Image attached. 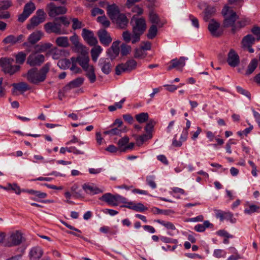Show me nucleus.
<instances>
[{
  "label": "nucleus",
  "instance_id": "obj_41",
  "mask_svg": "<svg viewBox=\"0 0 260 260\" xmlns=\"http://www.w3.org/2000/svg\"><path fill=\"white\" fill-rule=\"evenodd\" d=\"M135 118L137 121L139 123H144L148 120L149 115L148 113L142 112L140 114H137Z\"/></svg>",
  "mask_w": 260,
  "mask_h": 260
},
{
  "label": "nucleus",
  "instance_id": "obj_64",
  "mask_svg": "<svg viewBox=\"0 0 260 260\" xmlns=\"http://www.w3.org/2000/svg\"><path fill=\"white\" fill-rule=\"evenodd\" d=\"M122 117L124 121L129 124H132L134 121L133 116L130 114H124L123 115Z\"/></svg>",
  "mask_w": 260,
  "mask_h": 260
},
{
  "label": "nucleus",
  "instance_id": "obj_47",
  "mask_svg": "<svg viewBox=\"0 0 260 260\" xmlns=\"http://www.w3.org/2000/svg\"><path fill=\"white\" fill-rule=\"evenodd\" d=\"M132 210L137 212H143L148 210V208L146 207L142 203H134V207L132 208Z\"/></svg>",
  "mask_w": 260,
  "mask_h": 260
},
{
  "label": "nucleus",
  "instance_id": "obj_12",
  "mask_svg": "<svg viewBox=\"0 0 260 260\" xmlns=\"http://www.w3.org/2000/svg\"><path fill=\"white\" fill-rule=\"evenodd\" d=\"M220 23L212 19L208 24V30L213 37H219L223 34V31L219 29Z\"/></svg>",
  "mask_w": 260,
  "mask_h": 260
},
{
  "label": "nucleus",
  "instance_id": "obj_10",
  "mask_svg": "<svg viewBox=\"0 0 260 260\" xmlns=\"http://www.w3.org/2000/svg\"><path fill=\"white\" fill-rule=\"evenodd\" d=\"M35 9L36 7L32 2H30L27 3L24 7L22 13L18 17V21L21 22H24Z\"/></svg>",
  "mask_w": 260,
  "mask_h": 260
},
{
  "label": "nucleus",
  "instance_id": "obj_9",
  "mask_svg": "<svg viewBox=\"0 0 260 260\" xmlns=\"http://www.w3.org/2000/svg\"><path fill=\"white\" fill-rule=\"evenodd\" d=\"M45 61V56L35 50L27 57V63L31 67L40 66Z\"/></svg>",
  "mask_w": 260,
  "mask_h": 260
},
{
  "label": "nucleus",
  "instance_id": "obj_14",
  "mask_svg": "<svg viewBox=\"0 0 260 260\" xmlns=\"http://www.w3.org/2000/svg\"><path fill=\"white\" fill-rule=\"evenodd\" d=\"M81 54L77 58H75L76 61L79 63L83 69H85L90 66L89 65V57L88 52L86 49L83 51H79Z\"/></svg>",
  "mask_w": 260,
  "mask_h": 260
},
{
  "label": "nucleus",
  "instance_id": "obj_63",
  "mask_svg": "<svg viewBox=\"0 0 260 260\" xmlns=\"http://www.w3.org/2000/svg\"><path fill=\"white\" fill-rule=\"evenodd\" d=\"M251 32L256 37L257 40H260V27L258 26H254L251 29Z\"/></svg>",
  "mask_w": 260,
  "mask_h": 260
},
{
  "label": "nucleus",
  "instance_id": "obj_45",
  "mask_svg": "<svg viewBox=\"0 0 260 260\" xmlns=\"http://www.w3.org/2000/svg\"><path fill=\"white\" fill-rule=\"evenodd\" d=\"M16 62L19 64H23L26 57V54L23 52H19L15 55Z\"/></svg>",
  "mask_w": 260,
  "mask_h": 260
},
{
  "label": "nucleus",
  "instance_id": "obj_15",
  "mask_svg": "<svg viewBox=\"0 0 260 260\" xmlns=\"http://www.w3.org/2000/svg\"><path fill=\"white\" fill-rule=\"evenodd\" d=\"M82 36L84 40L90 46L95 45L98 43V40L94 37L93 32L89 30L83 28Z\"/></svg>",
  "mask_w": 260,
  "mask_h": 260
},
{
  "label": "nucleus",
  "instance_id": "obj_13",
  "mask_svg": "<svg viewBox=\"0 0 260 260\" xmlns=\"http://www.w3.org/2000/svg\"><path fill=\"white\" fill-rule=\"evenodd\" d=\"M47 7L49 8L48 15L49 16L54 17L57 15L64 14L67 12V9L62 6L56 7L53 3H50Z\"/></svg>",
  "mask_w": 260,
  "mask_h": 260
},
{
  "label": "nucleus",
  "instance_id": "obj_62",
  "mask_svg": "<svg viewBox=\"0 0 260 260\" xmlns=\"http://www.w3.org/2000/svg\"><path fill=\"white\" fill-rule=\"evenodd\" d=\"M189 20L191 21L192 25L193 26H194L196 28H199V23L198 19L192 15H189Z\"/></svg>",
  "mask_w": 260,
  "mask_h": 260
},
{
  "label": "nucleus",
  "instance_id": "obj_61",
  "mask_svg": "<svg viewBox=\"0 0 260 260\" xmlns=\"http://www.w3.org/2000/svg\"><path fill=\"white\" fill-rule=\"evenodd\" d=\"M131 50V47L125 44L121 46V54L122 56L127 55Z\"/></svg>",
  "mask_w": 260,
  "mask_h": 260
},
{
  "label": "nucleus",
  "instance_id": "obj_43",
  "mask_svg": "<svg viewBox=\"0 0 260 260\" xmlns=\"http://www.w3.org/2000/svg\"><path fill=\"white\" fill-rule=\"evenodd\" d=\"M129 140V139L127 136H124L118 140L117 144L120 151H122V149L126 146Z\"/></svg>",
  "mask_w": 260,
  "mask_h": 260
},
{
  "label": "nucleus",
  "instance_id": "obj_57",
  "mask_svg": "<svg viewBox=\"0 0 260 260\" xmlns=\"http://www.w3.org/2000/svg\"><path fill=\"white\" fill-rule=\"evenodd\" d=\"M71 64V61L69 59H64L61 60H60L58 62V66L60 68L66 69V68H69Z\"/></svg>",
  "mask_w": 260,
  "mask_h": 260
},
{
  "label": "nucleus",
  "instance_id": "obj_1",
  "mask_svg": "<svg viewBox=\"0 0 260 260\" xmlns=\"http://www.w3.org/2000/svg\"><path fill=\"white\" fill-rule=\"evenodd\" d=\"M50 63H47L40 70L36 68H32L28 71L25 77L30 83L39 84L45 80L47 74L50 70Z\"/></svg>",
  "mask_w": 260,
  "mask_h": 260
},
{
  "label": "nucleus",
  "instance_id": "obj_56",
  "mask_svg": "<svg viewBox=\"0 0 260 260\" xmlns=\"http://www.w3.org/2000/svg\"><path fill=\"white\" fill-rule=\"evenodd\" d=\"M157 222H159L161 225H164L168 229H170L172 230H175L176 229L175 225L170 222L159 220H158Z\"/></svg>",
  "mask_w": 260,
  "mask_h": 260
},
{
  "label": "nucleus",
  "instance_id": "obj_24",
  "mask_svg": "<svg viewBox=\"0 0 260 260\" xmlns=\"http://www.w3.org/2000/svg\"><path fill=\"white\" fill-rule=\"evenodd\" d=\"M12 86L14 88L12 91L14 95H18L17 91L24 92L29 89L28 85L26 83L23 82L18 83H13Z\"/></svg>",
  "mask_w": 260,
  "mask_h": 260
},
{
  "label": "nucleus",
  "instance_id": "obj_18",
  "mask_svg": "<svg viewBox=\"0 0 260 260\" xmlns=\"http://www.w3.org/2000/svg\"><path fill=\"white\" fill-rule=\"evenodd\" d=\"M227 62L232 67L237 66L240 62L239 57L238 54L232 49L230 50L228 53Z\"/></svg>",
  "mask_w": 260,
  "mask_h": 260
},
{
  "label": "nucleus",
  "instance_id": "obj_25",
  "mask_svg": "<svg viewBox=\"0 0 260 260\" xmlns=\"http://www.w3.org/2000/svg\"><path fill=\"white\" fill-rule=\"evenodd\" d=\"M83 189L85 191L90 194H95L101 192H103V190L97 187L92 184H84L83 185Z\"/></svg>",
  "mask_w": 260,
  "mask_h": 260
},
{
  "label": "nucleus",
  "instance_id": "obj_2",
  "mask_svg": "<svg viewBox=\"0 0 260 260\" xmlns=\"http://www.w3.org/2000/svg\"><path fill=\"white\" fill-rule=\"evenodd\" d=\"M135 22L133 26L132 43L135 44L140 41V36L146 28L145 20L143 18L135 19L134 16L131 22Z\"/></svg>",
  "mask_w": 260,
  "mask_h": 260
},
{
  "label": "nucleus",
  "instance_id": "obj_17",
  "mask_svg": "<svg viewBox=\"0 0 260 260\" xmlns=\"http://www.w3.org/2000/svg\"><path fill=\"white\" fill-rule=\"evenodd\" d=\"M43 36V33L40 30H37L31 33L28 38V42H24L23 46H28V43L34 45L39 42Z\"/></svg>",
  "mask_w": 260,
  "mask_h": 260
},
{
  "label": "nucleus",
  "instance_id": "obj_53",
  "mask_svg": "<svg viewBox=\"0 0 260 260\" xmlns=\"http://www.w3.org/2000/svg\"><path fill=\"white\" fill-rule=\"evenodd\" d=\"M98 22L103 24L105 27H109L110 25V21L107 19V17L104 15L102 16H99L97 18Z\"/></svg>",
  "mask_w": 260,
  "mask_h": 260
},
{
  "label": "nucleus",
  "instance_id": "obj_37",
  "mask_svg": "<svg viewBox=\"0 0 260 260\" xmlns=\"http://www.w3.org/2000/svg\"><path fill=\"white\" fill-rule=\"evenodd\" d=\"M213 228V225L208 220L205 221L203 224H199L194 226V230L199 232H204L206 228Z\"/></svg>",
  "mask_w": 260,
  "mask_h": 260
},
{
  "label": "nucleus",
  "instance_id": "obj_32",
  "mask_svg": "<svg viewBox=\"0 0 260 260\" xmlns=\"http://www.w3.org/2000/svg\"><path fill=\"white\" fill-rule=\"evenodd\" d=\"M70 40L74 45L75 49L77 52L83 51L86 47L79 42V38L77 35H74L70 38Z\"/></svg>",
  "mask_w": 260,
  "mask_h": 260
},
{
  "label": "nucleus",
  "instance_id": "obj_26",
  "mask_svg": "<svg viewBox=\"0 0 260 260\" xmlns=\"http://www.w3.org/2000/svg\"><path fill=\"white\" fill-rule=\"evenodd\" d=\"M100 200L105 201L109 205L114 206H117V204L116 203V194L113 195L110 193H106L100 197Z\"/></svg>",
  "mask_w": 260,
  "mask_h": 260
},
{
  "label": "nucleus",
  "instance_id": "obj_3",
  "mask_svg": "<svg viewBox=\"0 0 260 260\" xmlns=\"http://www.w3.org/2000/svg\"><path fill=\"white\" fill-rule=\"evenodd\" d=\"M24 241L22 233L19 231H15L9 233L5 240L4 245L8 247L17 246Z\"/></svg>",
  "mask_w": 260,
  "mask_h": 260
},
{
  "label": "nucleus",
  "instance_id": "obj_28",
  "mask_svg": "<svg viewBox=\"0 0 260 260\" xmlns=\"http://www.w3.org/2000/svg\"><path fill=\"white\" fill-rule=\"evenodd\" d=\"M250 22V20L248 18H243L239 21H236L235 25L231 29L232 32L235 34L239 31L241 28L245 26Z\"/></svg>",
  "mask_w": 260,
  "mask_h": 260
},
{
  "label": "nucleus",
  "instance_id": "obj_36",
  "mask_svg": "<svg viewBox=\"0 0 260 260\" xmlns=\"http://www.w3.org/2000/svg\"><path fill=\"white\" fill-rule=\"evenodd\" d=\"M55 43L59 47L66 48L69 46V42L67 37H59L57 38Z\"/></svg>",
  "mask_w": 260,
  "mask_h": 260
},
{
  "label": "nucleus",
  "instance_id": "obj_19",
  "mask_svg": "<svg viewBox=\"0 0 260 260\" xmlns=\"http://www.w3.org/2000/svg\"><path fill=\"white\" fill-rule=\"evenodd\" d=\"M84 81V79L83 77H78L69 82L63 87V90L64 92H67L71 89L78 87L82 85Z\"/></svg>",
  "mask_w": 260,
  "mask_h": 260
},
{
  "label": "nucleus",
  "instance_id": "obj_44",
  "mask_svg": "<svg viewBox=\"0 0 260 260\" xmlns=\"http://www.w3.org/2000/svg\"><path fill=\"white\" fill-rule=\"evenodd\" d=\"M152 137V134L147 133L146 134H144L142 136H139L137 139V143L138 145H142L145 141L146 140L151 139Z\"/></svg>",
  "mask_w": 260,
  "mask_h": 260
},
{
  "label": "nucleus",
  "instance_id": "obj_29",
  "mask_svg": "<svg viewBox=\"0 0 260 260\" xmlns=\"http://www.w3.org/2000/svg\"><path fill=\"white\" fill-rule=\"evenodd\" d=\"M260 212V206L250 204L249 202L246 203L245 206L244 212L245 214L251 215L255 212Z\"/></svg>",
  "mask_w": 260,
  "mask_h": 260
},
{
  "label": "nucleus",
  "instance_id": "obj_16",
  "mask_svg": "<svg viewBox=\"0 0 260 260\" xmlns=\"http://www.w3.org/2000/svg\"><path fill=\"white\" fill-rule=\"evenodd\" d=\"M98 36L100 42L104 46H108L112 42L110 34L104 29H100L98 32Z\"/></svg>",
  "mask_w": 260,
  "mask_h": 260
},
{
  "label": "nucleus",
  "instance_id": "obj_8",
  "mask_svg": "<svg viewBox=\"0 0 260 260\" xmlns=\"http://www.w3.org/2000/svg\"><path fill=\"white\" fill-rule=\"evenodd\" d=\"M44 29L47 33H54L57 35L67 34L65 29L61 28L60 23L55 22H48L44 25Z\"/></svg>",
  "mask_w": 260,
  "mask_h": 260
},
{
  "label": "nucleus",
  "instance_id": "obj_38",
  "mask_svg": "<svg viewBox=\"0 0 260 260\" xmlns=\"http://www.w3.org/2000/svg\"><path fill=\"white\" fill-rule=\"evenodd\" d=\"M95 46L92 48L91 50V57L94 62L96 61L98 58L102 51V49L100 46L94 45Z\"/></svg>",
  "mask_w": 260,
  "mask_h": 260
},
{
  "label": "nucleus",
  "instance_id": "obj_50",
  "mask_svg": "<svg viewBox=\"0 0 260 260\" xmlns=\"http://www.w3.org/2000/svg\"><path fill=\"white\" fill-rule=\"evenodd\" d=\"M12 6V1L6 0L0 2V10H7Z\"/></svg>",
  "mask_w": 260,
  "mask_h": 260
},
{
  "label": "nucleus",
  "instance_id": "obj_52",
  "mask_svg": "<svg viewBox=\"0 0 260 260\" xmlns=\"http://www.w3.org/2000/svg\"><path fill=\"white\" fill-rule=\"evenodd\" d=\"M71 59L72 61V65L70 68V70L76 74L81 73V69L79 67H78L76 65V63L77 62L76 61L75 57H72L71 58Z\"/></svg>",
  "mask_w": 260,
  "mask_h": 260
},
{
  "label": "nucleus",
  "instance_id": "obj_39",
  "mask_svg": "<svg viewBox=\"0 0 260 260\" xmlns=\"http://www.w3.org/2000/svg\"><path fill=\"white\" fill-rule=\"evenodd\" d=\"M257 66V60L255 59L251 60L247 67L245 74L249 75L251 74L255 70Z\"/></svg>",
  "mask_w": 260,
  "mask_h": 260
},
{
  "label": "nucleus",
  "instance_id": "obj_58",
  "mask_svg": "<svg viewBox=\"0 0 260 260\" xmlns=\"http://www.w3.org/2000/svg\"><path fill=\"white\" fill-rule=\"evenodd\" d=\"M236 89L238 93L243 95H245V96L247 97L249 99H250L251 94L248 90L243 89L242 87L239 86L236 87Z\"/></svg>",
  "mask_w": 260,
  "mask_h": 260
},
{
  "label": "nucleus",
  "instance_id": "obj_7",
  "mask_svg": "<svg viewBox=\"0 0 260 260\" xmlns=\"http://www.w3.org/2000/svg\"><path fill=\"white\" fill-rule=\"evenodd\" d=\"M45 20V13L42 9H39L37 11L36 15L30 20V23L27 25L28 30L34 29L41 23L43 22Z\"/></svg>",
  "mask_w": 260,
  "mask_h": 260
},
{
  "label": "nucleus",
  "instance_id": "obj_20",
  "mask_svg": "<svg viewBox=\"0 0 260 260\" xmlns=\"http://www.w3.org/2000/svg\"><path fill=\"white\" fill-rule=\"evenodd\" d=\"M119 53V42H114L107 50V54L111 60L115 59Z\"/></svg>",
  "mask_w": 260,
  "mask_h": 260
},
{
  "label": "nucleus",
  "instance_id": "obj_4",
  "mask_svg": "<svg viewBox=\"0 0 260 260\" xmlns=\"http://www.w3.org/2000/svg\"><path fill=\"white\" fill-rule=\"evenodd\" d=\"M222 13L224 17L223 21L224 27H231L232 28H233L238 19V16L236 12L230 7L225 6L223 8Z\"/></svg>",
  "mask_w": 260,
  "mask_h": 260
},
{
  "label": "nucleus",
  "instance_id": "obj_35",
  "mask_svg": "<svg viewBox=\"0 0 260 260\" xmlns=\"http://www.w3.org/2000/svg\"><path fill=\"white\" fill-rule=\"evenodd\" d=\"M52 46V44L50 43H46L44 44H40L37 45L35 46V50L39 53L44 52L50 49Z\"/></svg>",
  "mask_w": 260,
  "mask_h": 260
},
{
  "label": "nucleus",
  "instance_id": "obj_51",
  "mask_svg": "<svg viewBox=\"0 0 260 260\" xmlns=\"http://www.w3.org/2000/svg\"><path fill=\"white\" fill-rule=\"evenodd\" d=\"M155 124V122L154 121V120H149L148 122L146 124L145 128L146 133L148 134H151Z\"/></svg>",
  "mask_w": 260,
  "mask_h": 260
},
{
  "label": "nucleus",
  "instance_id": "obj_31",
  "mask_svg": "<svg viewBox=\"0 0 260 260\" xmlns=\"http://www.w3.org/2000/svg\"><path fill=\"white\" fill-rule=\"evenodd\" d=\"M215 13L214 7L208 6L203 12V19L205 21H209Z\"/></svg>",
  "mask_w": 260,
  "mask_h": 260
},
{
  "label": "nucleus",
  "instance_id": "obj_42",
  "mask_svg": "<svg viewBox=\"0 0 260 260\" xmlns=\"http://www.w3.org/2000/svg\"><path fill=\"white\" fill-rule=\"evenodd\" d=\"M147 55V53L141 47L137 48L135 50L134 56L136 58L143 59Z\"/></svg>",
  "mask_w": 260,
  "mask_h": 260
},
{
  "label": "nucleus",
  "instance_id": "obj_11",
  "mask_svg": "<svg viewBox=\"0 0 260 260\" xmlns=\"http://www.w3.org/2000/svg\"><path fill=\"white\" fill-rule=\"evenodd\" d=\"M188 60V58L181 56L179 58L172 59L170 62V66L168 68V70L170 71L172 69H176L179 71H182L183 68L185 65V61Z\"/></svg>",
  "mask_w": 260,
  "mask_h": 260
},
{
  "label": "nucleus",
  "instance_id": "obj_6",
  "mask_svg": "<svg viewBox=\"0 0 260 260\" xmlns=\"http://www.w3.org/2000/svg\"><path fill=\"white\" fill-rule=\"evenodd\" d=\"M137 66V61L134 59H131L126 61L124 63H121L116 66L115 73L119 75L121 72H130L136 69Z\"/></svg>",
  "mask_w": 260,
  "mask_h": 260
},
{
  "label": "nucleus",
  "instance_id": "obj_46",
  "mask_svg": "<svg viewBox=\"0 0 260 260\" xmlns=\"http://www.w3.org/2000/svg\"><path fill=\"white\" fill-rule=\"evenodd\" d=\"M157 28L156 25H152L148 30L147 37L149 39H153L157 35Z\"/></svg>",
  "mask_w": 260,
  "mask_h": 260
},
{
  "label": "nucleus",
  "instance_id": "obj_34",
  "mask_svg": "<svg viewBox=\"0 0 260 260\" xmlns=\"http://www.w3.org/2000/svg\"><path fill=\"white\" fill-rule=\"evenodd\" d=\"M255 41L254 38L251 35L245 36L242 40V45L244 48L251 46Z\"/></svg>",
  "mask_w": 260,
  "mask_h": 260
},
{
  "label": "nucleus",
  "instance_id": "obj_22",
  "mask_svg": "<svg viewBox=\"0 0 260 260\" xmlns=\"http://www.w3.org/2000/svg\"><path fill=\"white\" fill-rule=\"evenodd\" d=\"M107 9V14L112 21L120 14L118 7L115 4L109 5Z\"/></svg>",
  "mask_w": 260,
  "mask_h": 260
},
{
  "label": "nucleus",
  "instance_id": "obj_55",
  "mask_svg": "<svg viewBox=\"0 0 260 260\" xmlns=\"http://www.w3.org/2000/svg\"><path fill=\"white\" fill-rule=\"evenodd\" d=\"M226 253L222 249H217L214 250L213 252V255L216 258L225 257Z\"/></svg>",
  "mask_w": 260,
  "mask_h": 260
},
{
  "label": "nucleus",
  "instance_id": "obj_54",
  "mask_svg": "<svg viewBox=\"0 0 260 260\" xmlns=\"http://www.w3.org/2000/svg\"><path fill=\"white\" fill-rule=\"evenodd\" d=\"M73 25L72 28L74 30L80 29L84 26V24L82 22L79 21L77 18H74L72 19Z\"/></svg>",
  "mask_w": 260,
  "mask_h": 260
},
{
  "label": "nucleus",
  "instance_id": "obj_33",
  "mask_svg": "<svg viewBox=\"0 0 260 260\" xmlns=\"http://www.w3.org/2000/svg\"><path fill=\"white\" fill-rule=\"evenodd\" d=\"M1 187L6 190H12L17 194H20L21 190L20 187L16 183H8L6 186H1Z\"/></svg>",
  "mask_w": 260,
  "mask_h": 260
},
{
  "label": "nucleus",
  "instance_id": "obj_49",
  "mask_svg": "<svg viewBox=\"0 0 260 260\" xmlns=\"http://www.w3.org/2000/svg\"><path fill=\"white\" fill-rule=\"evenodd\" d=\"M122 133V130L120 129H119L118 127H115L112 128L110 130L105 131L104 132V134L105 135H108L111 136L117 135V136H120L121 134Z\"/></svg>",
  "mask_w": 260,
  "mask_h": 260
},
{
  "label": "nucleus",
  "instance_id": "obj_40",
  "mask_svg": "<svg viewBox=\"0 0 260 260\" xmlns=\"http://www.w3.org/2000/svg\"><path fill=\"white\" fill-rule=\"evenodd\" d=\"M149 19L150 22L154 24L153 25L157 24L159 27H161L163 25V24L159 23L160 21L158 15L154 12L150 13Z\"/></svg>",
  "mask_w": 260,
  "mask_h": 260
},
{
  "label": "nucleus",
  "instance_id": "obj_23",
  "mask_svg": "<svg viewBox=\"0 0 260 260\" xmlns=\"http://www.w3.org/2000/svg\"><path fill=\"white\" fill-rule=\"evenodd\" d=\"M43 254V249L39 247L36 246L31 248L29 253V256L30 259L32 260H38L39 259Z\"/></svg>",
  "mask_w": 260,
  "mask_h": 260
},
{
  "label": "nucleus",
  "instance_id": "obj_60",
  "mask_svg": "<svg viewBox=\"0 0 260 260\" xmlns=\"http://www.w3.org/2000/svg\"><path fill=\"white\" fill-rule=\"evenodd\" d=\"M3 42L5 44H15V36L14 35H9L6 37L3 41Z\"/></svg>",
  "mask_w": 260,
  "mask_h": 260
},
{
  "label": "nucleus",
  "instance_id": "obj_21",
  "mask_svg": "<svg viewBox=\"0 0 260 260\" xmlns=\"http://www.w3.org/2000/svg\"><path fill=\"white\" fill-rule=\"evenodd\" d=\"M99 65L102 71L105 74H108L111 71L112 65L108 58H101L99 61Z\"/></svg>",
  "mask_w": 260,
  "mask_h": 260
},
{
  "label": "nucleus",
  "instance_id": "obj_27",
  "mask_svg": "<svg viewBox=\"0 0 260 260\" xmlns=\"http://www.w3.org/2000/svg\"><path fill=\"white\" fill-rule=\"evenodd\" d=\"M118 26L121 28H125L128 22V19L126 16L122 13H120L113 21Z\"/></svg>",
  "mask_w": 260,
  "mask_h": 260
},
{
  "label": "nucleus",
  "instance_id": "obj_5",
  "mask_svg": "<svg viewBox=\"0 0 260 260\" xmlns=\"http://www.w3.org/2000/svg\"><path fill=\"white\" fill-rule=\"evenodd\" d=\"M14 59L12 58L4 57L0 59V66L5 73L13 75L20 70L19 66L12 65Z\"/></svg>",
  "mask_w": 260,
  "mask_h": 260
},
{
  "label": "nucleus",
  "instance_id": "obj_48",
  "mask_svg": "<svg viewBox=\"0 0 260 260\" xmlns=\"http://www.w3.org/2000/svg\"><path fill=\"white\" fill-rule=\"evenodd\" d=\"M125 100L124 98L122 99L120 102L115 103L114 105L109 106L108 107V110L113 112L115 111L117 108L121 109L122 107V104L125 102Z\"/></svg>",
  "mask_w": 260,
  "mask_h": 260
},
{
  "label": "nucleus",
  "instance_id": "obj_59",
  "mask_svg": "<svg viewBox=\"0 0 260 260\" xmlns=\"http://www.w3.org/2000/svg\"><path fill=\"white\" fill-rule=\"evenodd\" d=\"M155 177L154 176H149L147 177L146 182L147 184L153 189L156 187V184L154 181Z\"/></svg>",
  "mask_w": 260,
  "mask_h": 260
},
{
  "label": "nucleus",
  "instance_id": "obj_30",
  "mask_svg": "<svg viewBox=\"0 0 260 260\" xmlns=\"http://www.w3.org/2000/svg\"><path fill=\"white\" fill-rule=\"evenodd\" d=\"M84 71H85V75L89 79L90 82L91 83L95 82L96 79V77L95 73V69L93 66L90 65V67L84 69Z\"/></svg>",
  "mask_w": 260,
  "mask_h": 260
}]
</instances>
